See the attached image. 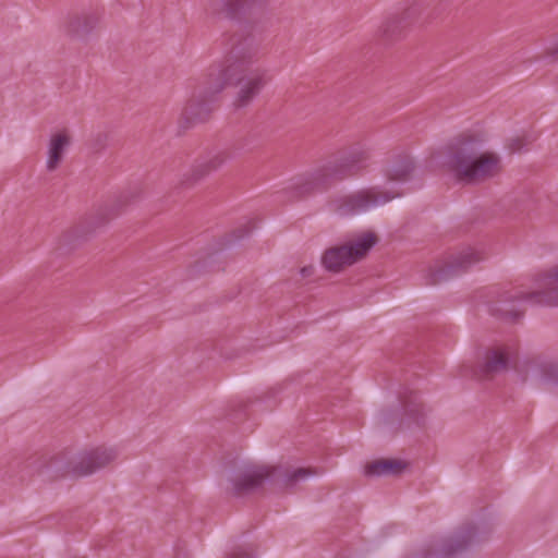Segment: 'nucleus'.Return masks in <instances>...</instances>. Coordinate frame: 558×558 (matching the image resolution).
Wrapping results in <instances>:
<instances>
[{"label": "nucleus", "instance_id": "obj_1", "mask_svg": "<svg viewBox=\"0 0 558 558\" xmlns=\"http://www.w3.org/2000/svg\"><path fill=\"white\" fill-rule=\"evenodd\" d=\"M484 137L464 134L448 147L442 168L459 181L475 183L494 175L499 169V157L483 149Z\"/></svg>", "mask_w": 558, "mask_h": 558}, {"label": "nucleus", "instance_id": "obj_2", "mask_svg": "<svg viewBox=\"0 0 558 558\" xmlns=\"http://www.w3.org/2000/svg\"><path fill=\"white\" fill-rule=\"evenodd\" d=\"M379 235L371 229L353 232L345 241L327 247L320 255L322 267L332 274L364 260L378 244Z\"/></svg>", "mask_w": 558, "mask_h": 558}, {"label": "nucleus", "instance_id": "obj_3", "mask_svg": "<svg viewBox=\"0 0 558 558\" xmlns=\"http://www.w3.org/2000/svg\"><path fill=\"white\" fill-rule=\"evenodd\" d=\"M277 472V466L267 463L245 464L227 471L220 480V486L229 496L243 497L258 490Z\"/></svg>", "mask_w": 558, "mask_h": 558}, {"label": "nucleus", "instance_id": "obj_4", "mask_svg": "<svg viewBox=\"0 0 558 558\" xmlns=\"http://www.w3.org/2000/svg\"><path fill=\"white\" fill-rule=\"evenodd\" d=\"M490 530L483 521L468 522L435 544L422 558H450L489 539Z\"/></svg>", "mask_w": 558, "mask_h": 558}, {"label": "nucleus", "instance_id": "obj_5", "mask_svg": "<svg viewBox=\"0 0 558 558\" xmlns=\"http://www.w3.org/2000/svg\"><path fill=\"white\" fill-rule=\"evenodd\" d=\"M119 453V448L116 445L89 446L68 461L62 469L63 475L71 478L89 477L116 462Z\"/></svg>", "mask_w": 558, "mask_h": 558}, {"label": "nucleus", "instance_id": "obj_6", "mask_svg": "<svg viewBox=\"0 0 558 558\" xmlns=\"http://www.w3.org/2000/svg\"><path fill=\"white\" fill-rule=\"evenodd\" d=\"M399 196L400 193L392 190L364 189L335 199L332 209L341 216L357 215L381 207Z\"/></svg>", "mask_w": 558, "mask_h": 558}, {"label": "nucleus", "instance_id": "obj_7", "mask_svg": "<svg viewBox=\"0 0 558 558\" xmlns=\"http://www.w3.org/2000/svg\"><path fill=\"white\" fill-rule=\"evenodd\" d=\"M513 303L558 306V265L541 275L532 289H518L507 296Z\"/></svg>", "mask_w": 558, "mask_h": 558}, {"label": "nucleus", "instance_id": "obj_8", "mask_svg": "<svg viewBox=\"0 0 558 558\" xmlns=\"http://www.w3.org/2000/svg\"><path fill=\"white\" fill-rule=\"evenodd\" d=\"M482 260V254L474 247H466L451 254L446 260H437L426 269L428 283H437L450 275L466 270Z\"/></svg>", "mask_w": 558, "mask_h": 558}, {"label": "nucleus", "instance_id": "obj_9", "mask_svg": "<svg viewBox=\"0 0 558 558\" xmlns=\"http://www.w3.org/2000/svg\"><path fill=\"white\" fill-rule=\"evenodd\" d=\"M72 143V132L66 128L56 130L49 135L45 153L48 172H53L60 167Z\"/></svg>", "mask_w": 558, "mask_h": 558}, {"label": "nucleus", "instance_id": "obj_10", "mask_svg": "<svg viewBox=\"0 0 558 558\" xmlns=\"http://www.w3.org/2000/svg\"><path fill=\"white\" fill-rule=\"evenodd\" d=\"M517 352L513 343H497L486 349L483 361L482 369L488 374H497L505 372L511 360L514 357Z\"/></svg>", "mask_w": 558, "mask_h": 558}, {"label": "nucleus", "instance_id": "obj_11", "mask_svg": "<svg viewBox=\"0 0 558 558\" xmlns=\"http://www.w3.org/2000/svg\"><path fill=\"white\" fill-rule=\"evenodd\" d=\"M227 160L228 155L225 150L210 153L205 158L197 160L184 174V183L194 184L202 181L211 172H215L225 166Z\"/></svg>", "mask_w": 558, "mask_h": 558}, {"label": "nucleus", "instance_id": "obj_12", "mask_svg": "<svg viewBox=\"0 0 558 558\" xmlns=\"http://www.w3.org/2000/svg\"><path fill=\"white\" fill-rule=\"evenodd\" d=\"M409 466L405 460L398 458H379L367 461L363 465L365 476H390L403 473Z\"/></svg>", "mask_w": 558, "mask_h": 558}, {"label": "nucleus", "instance_id": "obj_13", "mask_svg": "<svg viewBox=\"0 0 558 558\" xmlns=\"http://www.w3.org/2000/svg\"><path fill=\"white\" fill-rule=\"evenodd\" d=\"M241 64L227 61V64L219 71L217 76L211 80L208 87L204 90L203 98H213L220 94L232 81L233 75L240 70Z\"/></svg>", "mask_w": 558, "mask_h": 558}, {"label": "nucleus", "instance_id": "obj_14", "mask_svg": "<svg viewBox=\"0 0 558 558\" xmlns=\"http://www.w3.org/2000/svg\"><path fill=\"white\" fill-rule=\"evenodd\" d=\"M263 86L264 80L262 76H255L244 82L235 95L234 106L236 108L248 106L262 90Z\"/></svg>", "mask_w": 558, "mask_h": 558}, {"label": "nucleus", "instance_id": "obj_15", "mask_svg": "<svg viewBox=\"0 0 558 558\" xmlns=\"http://www.w3.org/2000/svg\"><path fill=\"white\" fill-rule=\"evenodd\" d=\"M415 170V163L410 157H400L396 159L386 170V175L390 181L402 182L408 180Z\"/></svg>", "mask_w": 558, "mask_h": 558}, {"label": "nucleus", "instance_id": "obj_16", "mask_svg": "<svg viewBox=\"0 0 558 558\" xmlns=\"http://www.w3.org/2000/svg\"><path fill=\"white\" fill-rule=\"evenodd\" d=\"M534 141L529 132H520L511 135L507 141V147L512 153H520Z\"/></svg>", "mask_w": 558, "mask_h": 558}, {"label": "nucleus", "instance_id": "obj_17", "mask_svg": "<svg viewBox=\"0 0 558 558\" xmlns=\"http://www.w3.org/2000/svg\"><path fill=\"white\" fill-rule=\"evenodd\" d=\"M323 474L322 470L313 469V468H298L290 471L286 475V481L288 484H295L302 481H305L310 477L318 476Z\"/></svg>", "mask_w": 558, "mask_h": 558}, {"label": "nucleus", "instance_id": "obj_18", "mask_svg": "<svg viewBox=\"0 0 558 558\" xmlns=\"http://www.w3.org/2000/svg\"><path fill=\"white\" fill-rule=\"evenodd\" d=\"M367 153L361 147L351 148L342 158V161L348 168H357L360 165L366 161Z\"/></svg>", "mask_w": 558, "mask_h": 558}, {"label": "nucleus", "instance_id": "obj_19", "mask_svg": "<svg viewBox=\"0 0 558 558\" xmlns=\"http://www.w3.org/2000/svg\"><path fill=\"white\" fill-rule=\"evenodd\" d=\"M226 558H256L251 546L236 547L232 549Z\"/></svg>", "mask_w": 558, "mask_h": 558}, {"label": "nucleus", "instance_id": "obj_20", "mask_svg": "<svg viewBox=\"0 0 558 558\" xmlns=\"http://www.w3.org/2000/svg\"><path fill=\"white\" fill-rule=\"evenodd\" d=\"M316 274V266L312 263L301 265L299 268V275L303 279L312 278Z\"/></svg>", "mask_w": 558, "mask_h": 558}, {"label": "nucleus", "instance_id": "obj_21", "mask_svg": "<svg viewBox=\"0 0 558 558\" xmlns=\"http://www.w3.org/2000/svg\"><path fill=\"white\" fill-rule=\"evenodd\" d=\"M323 175L324 174L320 173V170H316V171L312 172L308 175V181H311V182H319V181L323 180Z\"/></svg>", "mask_w": 558, "mask_h": 558}, {"label": "nucleus", "instance_id": "obj_22", "mask_svg": "<svg viewBox=\"0 0 558 558\" xmlns=\"http://www.w3.org/2000/svg\"><path fill=\"white\" fill-rule=\"evenodd\" d=\"M75 232H76V230H71V231H69V232L65 234V236H71V235H73Z\"/></svg>", "mask_w": 558, "mask_h": 558}]
</instances>
